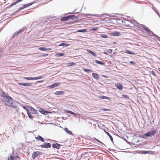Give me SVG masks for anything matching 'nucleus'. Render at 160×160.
I'll return each mask as SVG.
<instances>
[{"label":"nucleus","instance_id":"obj_52","mask_svg":"<svg viewBox=\"0 0 160 160\" xmlns=\"http://www.w3.org/2000/svg\"><path fill=\"white\" fill-rule=\"evenodd\" d=\"M139 136V137H140L141 138H145V135H144V134L143 135L140 134Z\"/></svg>","mask_w":160,"mask_h":160},{"label":"nucleus","instance_id":"obj_51","mask_svg":"<svg viewBox=\"0 0 160 160\" xmlns=\"http://www.w3.org/2000/svg\"><path fill=\"white\" fill-rule=\"evenodd\" d=\"M129 63L130 64H131L133 65H135V62H134V61H130L129 62Z\"/></svg>","mask_w":160,"mask_h":160},{"label":"nucleus","instance_id":"obj_25","mask_svg":"<svg viewBox=\"0 0 160 160\" xmlns=\"http://www.w3.org/2000/svg\"><path fill=\"white\" fill-rule=\"evenodd\" d=\"M87 52L92 54L93 56L95 57H97V55L94 52L88 49H87Z\"/></svg>","mask_w":160,"mask_h":160},{"label":"nucleus","instance_id":"obj_36","mask_svg":"<svg viewBox=\"0 0 160 160\" xmlns=\"http://www.w3.org/2000/svg\"><path fill=\"white\" fill-rule=\"evenodd\" d=\"M68 66H71L76 65V63L74 62H69L67 63Z\"/></svg>","mask_w":160,"mask_h":160},{"label":"nucleus","instance_id":"obj_29","mask_svg":"<svg viewBox=\"0 0 160 160\" xmlns=\"http://www.w3.org/2000/svg\"><path fill=\"white\" fill-rule=\"evenodd\" d=\"M83 70L88 73H89L90 72H93V71L92 70H90L88 69H87V68H83Z\"/></svg>","mask_w":160,"mask_h":160},{"label":"nucleus","instance_id":"obj_14","mask_svg":"<svg viewBox=\"0 0 160 160\" xmlns=\"http://www.w3.org/2000/svg\"><path fill=\"white\" fill-rule=\"evenodd\" d=\"M60 84V83H55L52 85L48 86V88L49 89H52L53 88L58 87Z\"/></svg>","mask_w":160,"mask_h":160},{"label":"nucleus","instance_id":"obj_26","mask_svg":"<svg viewBox=\"0 0 160 160\" xmlns=\"http://www.w3.org/2000/svg\"><path fill=\"white\" fill-rule=\"evenodd\" d=\"M104 131H105V133L107 135H108V136L109 137L110 139V140H111V141H112V143H113V138H112V136L110 135V134L108 132L106 131L105 130H104Z\"/></svg>","mask_w":160,"mask_h":160},{"label":"nucleus","instance_id":"obj_18","mask_svg":"<svg viewBox=\"0 0 160 160\" xmlns=\"http://www.w3.org/2000/svg\"><path fill=\"white\" fill-rule=\"evenodd\" d=\"M98 98H99L105 99L107 100H108L111 101V100L110 98H109V97H106V96H102V95L99 96H98Z\"/></svg>","mask_w":160,"mask_h":160},{"label":"nucleus","instance_id":"obj_4","mask_svg":"<svg viewBox=\"0 0 160 160\" xmlns=\"http://www.w3.org/2000/svg\"><path fill=\"white\" fill-rule=\"evenodd\" d=\"M142 28H143L146 31H147V32L148 33H150V34H152V35H151V36H153L154 37H158V36L157 35L154 34L153 33V32L152 31L149 30L148 29V28L147 27H146L144 25H142Z\"/></svg>","mask_w":160,"mask_h":160},{"label":"nucleus","instance_id":"obj_43","mask_svg":"<svg viewBox=\"0 0 160 160\" xmlns=\"http://www.w3.org/2000/svg\"><path fill=\"white\" fill-rule=\"evenodd\" d=\"M94 140H96V141H98V142L100 143H102V144H103L104 146H106V145L103 143H102V142H101L99 140H98V139H97V138H94Z\"/></svg>","mask_w":160,"mask_h":160},{"label":"nucleus","instance_id":"obj_46","mask_svg":"<svg viewBox=\"0 0 160 160\" xmlns=\"http://www.w3.org/2000/svg\"><path fill=\"white\" fill-rule=\"evenodd\" d=\"M84 15V13H83V14H79L78 16L79 17H80V18H80V19H82V17H83V15Z\"/></svg>","mask_w":160,"mask_h":160},{"label":"nucleus","instance_id":"obj_39","mask_svg":"<svg viewBox=\"0 0 160 160\" xmlns=\"http://www.w3.org/2000/svg\"><path fill=\"white\" fill-rule=\"evenodd\" d=\"M66 112L68 113H70L72 114V115H76V114L71 111H69V110H67L66 111Z\"/></svg>","mask_w":160,"mask_h":160},{"label":"nucleus","instance_id":"obj_58","mask_svg":"<svg viewBox=\"0 0 160 160\" xmlns=\"http://www.w3.org/2000/svg\"><path fill=\"white\" fill-rule=\"evenodd\" d=\"M48 54H44L42 55V56L43 57H46L47 56H48Z\"/></svg>","mask_w":160,"mask_h":160},{"label":"nucleus","instance_id":"obj_45","mask_svg":"<svg viewBox=\"0 0 160 160\" xmlns=\"http://www.w3.org/2000/svg\"><path fill=\"white\" fill-rule=\"evenodd\" d=\"M98 27H94L92 28L91 30L92 31H95L98 30Z\"/></svg>","mask_w":160,"mask_h":160},{"label":"nucleus","instance_id":"obj_10","mask_svg":"<svg viewBox=\"0 0 160 160\" xmlns=\"http://www.w3.org/2000/svg\"><path fill=\"white\" fill-rule=\"evenodd\" d=\"M23 0H18L15 2H13L8 7L6 8V9H7L8 8H10L11 7H12V6H13L14 5H16L19 2H21Z\"/></svg>","mask_w":160,"mask_h":160},{"label":"nucleus","instance_id":"obj_54","mask_svg":"<svg viewBox=\"0 0 160 160\" xmlns=\"http://www.w3.org/2000/svg\"><path fill=\"white\" fill-rule=\"evenodd\" d=\"M43 82V80H41V81H38L37 82H36V83H41V82Z\"/></svg>","mask_w":160,"mask_h":160},{"label":"nucleus","instance_id":"obj_40","mask_svg":"<svg viewBox=\"0 0 160 160\" xmlns=\"http://www.w3.org/2000/svg\"><path fill=\"white\" fill-rule=\"evenodd\" d=\"M39 49L42 51H46L47 48L45 47H42L39 48Z\"/></svg>","mask_w":160,"mask_h":160},{"label":"nucleus","instance_id":"obj_64","mask_svg":"<svg viewBox=\"0 0 160 160\" xmlns=\"http://www.w3.org/2000/svg\"><path fill=\"white\" fill-rule=\"evenodd\" d=\"M102 76L105 78H108V77L107 76H105L104 75H102Z\"/></svg>","mask_w":160,"mask_h":160},{"label":"nucleus","instance_id":"obj_15","mask_svg":"<svg viewBox=\"0 0 160 160\" xmlns=\"http://www.w3.org/2000/svg\"><path fill=\"white\" fill-rule=\"evenodd\" d=\"M64 92L62 91H57L54 93L55 95H62L64 93Z\"/></svg>","mask_w":160,"mask_h":160},{"label":"nucleus","instance_id":"obj_61","mask_svg":"<svg viewBox=\"0 0 160 160\" xmlns=\"http://www.w3.org/2000/svg\"><path fill=\"white\" fill-rule=\"evenodd\" d=\"M124 25L125 26H126V27H130V26H129V24H128V25Z\"/></svg>","mask_w":160,"mask_h":160},{"label":"nucleus","instance_id":"obj_35","mask_svg":"<svg viewBox=\"0 0 160 160\" xmlns=\"http://www.w3.org/2000/svg\"><path fill=\"white\" fill-rule=\"evenodd\" d=\"M24 79L26 80H34V77H24Z\"/></svg>","mask_w":160,"mask_h":160},{"label":"nucleus","instance_id":"obj_11","mask_svg":"<svg viewBox=\"0 0 160 160\" xmlns=\"http://www.w3.org/2000/svg\"><path fill=\"white\" fill-rule=\"evenodd\" d=\"M52 147L53 148L59 149L60 147L62 146L61 145L58 144V143H55L52 144Z\"/></svg>","mask_w":160,"mask_h":160},{"label":"nucleus","instance_id":"obj_41","mask_svg":"<svg viewBox=\"0 0 160 160\" xmlns=\"http://www.w3.org/2000/svg\"><path fill=\"white\" fill-rule=\"evenodd\" d=\"M100 36L101 37L104 38H108V36L107 35L104 34H101L100 35Z\"/></svg>","mask_w":160,"mask_h":160},{"label":"nucleus","instance_id":"obj_20","mask_svg":"<svg viewBox=\"0 0 160 160\" xmlns=\"http://www.w3.org/2000/svg\"><path fill=\"white\" fill-rule=\"evenodd\" d=\"M1 96L2 97H3L5 98V99L7 98H8V97H10L8 96V93H6V92H4L3 91H2V92Z\"/></svg>","mask_w":160,"mask_h":160},{"label":"nucleus","instance_id":"obj_34","mask_svg":"<svg viewBox=\"0 0 160 160\" xmlns=\"http://www.w3.org/2000/svg\"><path fill=\"white\" fill-rule=\"evenodd\" d=\"M44 77L43 76H41L39 77H34V80L40 79L43 78Z\"/></svg>","mask_w":160,"mask_h":160},{"label":"nucleus","instance_id":"obj_9","mask_svg":"<svg viewBox=\"0 0 160 160\" xmlns=\"http://www.w3.org/2000/svg\"><path fill=\"white\" fill-rule=\"evenodd\" d=\"M20 159V157L17 156L11 155L8 158V160H19Z\"/></svg>","mask_w":160,"mask_h":160},{"label":"nucleus","instance_id":"obj_60","mask_svg":"<svg viewBox=\"0 0 160 160\" xmlns=\"http://www.w3.org/2000/svg\"><path fill=\"white\" fill-rule=\"evenodd\" d=\"M2 54V51L0 50V58H1Z\"/></svg>","mask_w":160,"mask_h":160},{"label":"nucleus","instance_id":"obj_59","mask_svg":"<svg viewBox=\"0 0 160 160\" xmlns=\"http://www.w3.org/2000/svg\"><path fill=\"white\" fill-rule=\"evenodd\" d=\"M24 8V6H23H23L22 7H21L20 8H19V10H21L24 8Z\"/></svg>","mask_w":160,"mask_h":160},{"label":"nucleus","instance_id":"obj_23","mask_svg":"<svg viewBox=\"0 0 160 160\" xmlns=\"http://www.w3.org/2000/svg\"><path fill=\"white\" fill-rule=\"evenodd\" d=\"M124 52L125 53H128V54H131V55H135V53L133 52H132L130 50H127V49L125 50L124 51Z\"/></svg>","mask_w":160,"mask_h":160},{"label":"nucleus","instance_id":"obj_17","mask_svg":"<svg viewBox=\"0 0 160 160\" xmlns=\"http://www.w3.org/2000/svg\"><path fill=\"white\" fill-rule=\"evenodd\" d=\"M35 138L37 140H40L43 142H44L45 141V139L40 135L38 136L37 137H35Z\"/></svg>","mask_w":160,"mask_h":160},{"label":"nucleus","instance_id":"obj_38","mask_svg":"<svg viewBox=\"0 0 160 160\" xmlns=\"http://www.w3.org/2000/svg\"><path fill=\"white\" fill-rule=\"evenodd\" d=\"M140 152H141V154H145L146 153H149V152H150L151 151H140Z\"/></svg>","mask_w":160,"mask_h":160},{"label":"nucleus","instance_id":"obj_44","mask_svg":"<svg viewBox=\"0 0 160 160\" xmlns=\"http://www.w3.org/2000/svg\"><path fill=\"white\" fill-rule=\"evenodd\" d=\"M76 9H75V10H74L72 12H70L68 13L69 14H77V13H79V12H75V11H76Z\"/></svg>","mask_w":160,"mask_h":160},{"label":"nucleus","instance_id":"obj_63","mask_svg":"<svg viewBox=\"0 0 160 160\" xmlns=\"http://www.w3.org/2000/svg\"><path fill=\"white\" fill-rule=\"evenodd\" d=\"M103 53H104V54H106V55H108V52H103Z\"/></svg>","mask_w":160,"mask_h":160},{"label":"nucleus","instance_id":"obj_16","mask_svg":"<svg viewBox=\"0 0 160 160\" xmlns=\"http://www.w3.org/2000/svg\"><path fill=\"white\" fill-rule=\"evenodd\" d=\"M111 35H113L114 36H119L121 35V34L120 32H119L114 31L112 32L111 33Z\"/></svg>","mask_w":160,"mask_h":160},{"label":"nucleus","instance_id":"obj_3","mask_svg":"<svg viewBox=\"0 0 160 160\" xmlns=\"http://www.w3.org/2000/svg\"><path fill=\"white\" fill-rule=\"evenodd\" d=\"M157 131V130L155 129H153L145 133L144 134V135H145V136L147 137H151L154 135L156 133Z\"/></svg>","mask_w":160,"mask_h":160},{"label":"nucleus","instance_id":"obj_47","mask_svg":"<svg viewBox=\"0 0 160 160\" xmlns=\"http://www.w3.org/2000/svg\"><path fill=\"white\" fill-rule=\"evenodd\" d=\"M6 15H10V17H12V16H14L15 15H16V14L14 12V13H13L11 14H6Z\"/></svg>","mask_w":160,"mask_h":160},{"label":"nucleus","instance_id":"obj_57","mask_svg":"<svg viewBox=\"0 0 160 160\" xmlns=\"http://www.w3.org/2000/svg\"><path fill=\"white\" fill-rule=\"evenodd\" d=\"M152 73L155 76V72L153 71H152Z\"/></svg>","mask_w":160,"mask_h":160},{"label":"nucleus","instance_id":"obj_21","mask_svg":"<svg viewBox=\"0 0 160 160\" xmlns=\"http://www.w3.org/2000/svg\"><path fill=\"white\" fill-rule=\"evenodd\" d=\"M92 76L96 80H98L99 79V76L97 73L94 72L92 74Z\"/></svg>","mask_w":160,"mask_h":160},{"label":"nucleus","instance_id":"obj_12","mask_svg":"<svg viewBox=\"0 0 160 160\" xmlns=\"http://www.w3.org/2000/svg\"><path fill=\"white\" fill-rule=\"evenodd\" d=\"M73 16H71L69 15L68 16H67L66 17H64L62 18L61 19V21H65L68 20L69 19H71V17H73Z\"/></svg>","mask_w":160,"mask_h":160},{"label":"nucleus","instance_id":"obj_42","mask_svg":"<svg viewBox=\"0 0 160 160\" xmlns=\"http://www.w3.org/2000/svg\"><path fill=\"white\" fill-rule=\"evenodd\" d=\"M27 114H28V117L32 120L33 118V117L32 116L31 113H30L29 112H28Z\"/></svg>","mask_w":160,"mask_h":160},{"label":"nucleus","instance_id":"obj_2","mask_svg":"<svg viewBox=\"0 0 160 160\" xmlns=\"http://www.w3.org/2000/svg\"><path fill=\"white\" fill-rule=\"evenodd\" d=\"M26 29V28L25 27H24L22 28L19 30L18 31H17L15 32L13 34L11 39H12L15 37L18 36L19 34H21L22 32H23Z\"/></svg>","mask_w":160,"mask_h":160},{"label":"nucleus","instance_id":"obj_6","mask_svg":"<svg viewBox=\"0 0 160 160\" xmlns=\"http://www.w3.org/2000/svg\"><path fill=\"white\" fill-rule=\"evenodd\" d=\"M28 112L32 114H37L38 113V111L31 106H30Z\"/></svg>","mask_w":160,"mask_h":160},{"label":"nucleus","instance_id":"obj_7","mask_svg":"<svg viewBox=\"0 0 160 160\" xmlns=\"http://www.w3.org/2000/svg\"><path fill=\"white\" fill-rule=\"evenodd\" d=\"M38 111L42 114L45 115H47V114L48 113H51L50 112L44 110V109L41 108H38Z\"/></svg>","mask_w":160,"mask_h":160},{"label":"nucleus","instance_id":"obj_30","mask_svg":"<svg viewBox=\"0 0 160 160\" xmlns=\"http://www.w3.org/2000/svg\"><path fill=\"white\" fill-rule=\"evenodd\" d=\"M95 62L97 64H100V65H104V63L103 62H102L100 61H99L98 60H95Z\"/></svg>","mask_w":160,"mask_h":160},{"label":"nucleus","instance_id":"obj_28","mask_svg":"<svg viewBox=\"0 0 160 160\" xmlns=\"http://www.w3.org/2000/svg\"><path fill=\"white\" fill-rule=\"evenodd\" d=\"M33 3H34L33 2H30V3H28V4H23V5L24 6V8H25L28 7H29V6L32 5Z\"/></svg>","mask_w":160,"mask_h":160},{"label":"nucleus","instance_id":"obj_5","mask_svg":"<svg viewBox=\"0 0 160 160\" xmlns=\"http://www.w3.org/2000/svg\"><path fill=\"white\" fill-rule=\"evenodd\" d=\"M51 144L50 143L48 142H44L43 144L39 146V147H40L42 148H45L46 149L50 148L51 147Z\"/></svg>","mask_w":160,"mask_h":160},{"label":"nucleus","instance_id":"obj_1","mask_svg":"<svg viewBox=\"0 0 160 160\" xmlns=\"http://www.w3.org/2000/svg\"><path fill=\"white\" fill-rule=\"evenodd\" d=\"M4 101L6 106L14 108H18L19 104L18 102L14 101L13 99L10 97H8L7 98L5 99Z\"/></svg>","mask_w":160,"mask_h":160},{"label":"nucleus","instance_id":"obj_22","mask_svg":"<svg viewBox=\"0 0 160 160\" xmlns=\"http://www.w3.org/2000/svg\"><path fill=\"white\" fill-rule=\"evenodd\" d=\"M71 16H73L71 17V19L72 20H74L75 21H78L79 18H78V16H76L74 15H71Z\"/></svg>","mask_w":160,"mask_h":160},{"label":"nucleus","instance_id":"obj_13","mask_svg":"<svg viewBox=\"0 0 160 160\" xmlns=\"http://www.w3.org/2000/svg\"><path fill=\"white\" fill-rule=\"evenodd\" d=\"M32 83H33L19 82L18 83V84L19 85L23 86H24L30 87L31 86H32Z\"/></svg>","mask_w":160,"mask_h":160},{"label":"nucleus","instance_id":"obj_62","mask_svg":"<svg viewBox=\"0 0 160 160\" xmlns=\"http://www.w3.org/2000/svg\"><path fill=\"white\" fill-rule=\"evenodd\" d=\"M52 49L51 48H47V50L46 51H49L51 50Z\"/></svg>","mask_w":160,"mask_h":160},{"label":"nucleus","instance_id":"obj_50","mask_svg":"<svg viewBox=\"0 0 160 160\" xmlns=\"http://www.w3.org/2000/svg\"><path fill=\"white\" fill-rule=\"evenodd\" d=\"M102 110L104 111H111V110L108 109H106V108H103L101 109Z\"/></svg>","mask_w":160,"mask_h":160},{"label":"nucleus","instance_id":"obj_33","mask_svg":"<svg viewBox=\"0 0 160 160\" xmlns=\"http://www.w3.org/2000/svg\"><path fill=\"white\" fill-rule=\"evenodd\" d=\"M152 9L153 11L157 14L158 16L160 17V15L159 12L157 10L156 8L155 7H153Z\"/></svg>","mask_w":160,"mask_h":160},{"label":"nucleus","instance_id":"obj_19","mask_svg":"<svg viewBox=\"0 0 160 160\" xmlns=\"http://www.w3.org/2000/svg\"><path fill=\"white\" fill-rule=\"evenodd\" d=\"M115 86L119 90H122V86L120 83H117L116 84Z\"/></svg>","mask_w":160,"mask_h":160},{"label":"nucleus","instance_id":"obj_32","mask_svg":"<svg viewBox=\"0 0 160 160\" xmlns=\"http://www.w3.org/2000/svg\"><path fill=\"white\" fill-rule=\"evenodd\" d=\"M30 106H22V108H23L24 109L26 110L28 112V110L29 109Z\"/></svg>","mask_w":160,"mask_h":160},{"label":"nucleus","instance_id":"obj_56","mask_svg":"<svg viewBox=\"0 0 160 160\" xmlns=\"http://www.w3.org/2000/svg\"><path fill=\"white\" fill-rule=\"evenodd\" d=\"M20 10H19V9L18 10H17V11H16V12H15V13L16 14L17 13H18V12H19Z\"/></svg>","mask_w":160,"mask_h":160},{"label":"nucleus","instance_id":"obj_37","mask_svg":"<svg viewBox=\"0 0 160 160\" xmlns=\"http://www.w3.org/2000/svg\"><path fill=\"white\" fill-rule=\"evenodd\" d=\"M64 55V53H58L56 54L55 55L58 57H60L63 56Z\"/></svg>","mask_w":160,"mask_h":160},{"label":"nucleus","instance_id":"obj_48","mask_svg":"<svg viewBox=\"0 0 160 160\" xmlns=\"http://www.w3.org/2000/svg\"><path fill=\"white\" fill-rule=\"evenodd\" d=\"M89 15H91V16H95L96 17H100V16L99 15H98V14H89Z\"/></svg>","mask_w":160,"mask_h":160},{"label":"nucleus","instance_id":"obj_27","mask_svg":"<svg viewBox=\"0 0 160 160\" xmlns=\"http://www.w3.org/2000/svg\"><path fill=\"white\" fill-rule=\"evenodd\" d=\"M70 44H67L64 42H62L60 44L59 46H63V48L69 46Z\"/></svg>","mask_w":160,"mask_h":160},{"label":"nucleus","instance_id":"obj_31","mask_svg":"<svg viewBox=\"0 0 160 160\" xmlns=\"http://www.w3.org/2000/svg\"><path fill=\"white\" fill-rule=\"evenodd\" d=\"M87 31V30L86 29H80L77 31L78 32H86Z\"/></svg>","mask_w":160,"mask_h":160},{"label":"nucleus","instance_id":"obj_53","mask_svg":"<svg viewBox=\"0 0 160 160\" xmlns=\"http://www.w3.org/2000/svg\"><path fill=\"white\" fill-rule=\"evenodd\" d=\"M154 37L156 38H157V39L159 41H160V37H159L158 36V37Z\"/></svg>","mask_w":160,"mask_h":160},{"label":"nucleus","instance_id":"obj_49","mask_svg":"<svg viewBox=\"0 0 160 160\" xmlns=\"http://www.w3.org/2000/svg\"><path fill=\"white\" fill-rule=\"evenodd\" d=\"M122 96L123 97V98L126 99L129 98L128 96L126 95H122Z\"/></svg>","mask_w":160,"mask_h":160},{"label":"nucleus","instance_id":"obj_24","mask_svg":"<svg viewBox=\"0 0 160 160\" xmlns=\"http://www.w3.org/2000/svg\"><path fill=\"white\" fill-rule=\"evenodd\" d=\"M64 130L66 132V133L67 134L73 136V134L72 132L70 131H69L67 128H64Z\"/></svg>","mask_w":160,"mask_h":160},{"label":"nucleus","instance_id":"obj_8","mask_svg":"<svg viewBox=\"0 0 160 160\" xmlns=\"http://www.w3.org/2000/svg\"><path fill=\"white\" fill-rule=\"evenodd\" d=\"M41 153L38 151L34 152L32 154V158L33 159L36 158L38 156H40Z\"/></svg>","mask_w":160,"mask_h":160},{"label":"nucleus","instance_id":"obj_55","mask_svg":"<svg viewBox=\"0 0 160 160\" xmlns=\"http://www.w3.org/2000/svg\"><path fill=\"white\" fill-rule=\"evenodd\" d=\"M112 50L111 49H109L108 51L109 52H112Z\"/></svg>","mask_w":160,"mask_h":160}]
</instances>
